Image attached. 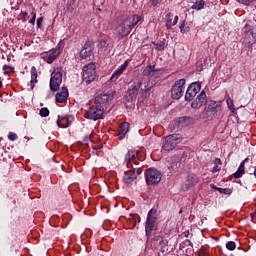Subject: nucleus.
Masks as SVG:
<instances>
[{
    "label": "nucleus",
    "mask_w": 256,
    "mask_h": 256,
    "mask_svg": "<svg viewBox=\"0 0 256 256\" xmlns=\"http://www.w3.org/2000/svg\"><path fill=\"white\" fill-rule=\"evenodd\" d=\"M117 26L115 27L116 34L120 39L123 37H127L130 35L132 29L129 20L127 19V15L119 16L116 20Z\"/></svg>",
    "instance_id": "1"
},
{
    "label": "nucleus",
    "mask_w": 256,
    "mask_h": 256,
    "mask_svg": "<svg viewBox=\"0 0 256 256\" xmlns=\"http://www.w3.org/2000/svg\"><path fill=\"white\" fill-rule=\"evenodd\" d=\"M221 104L219 102L210 101L204 110V117L206 121H213L215 117L221 115Z\"/></svg>",
    "instance_id": "2"
},
{
    "label": "nucleus",
    "mask_w": 256,
    "mask_h": 256,
    "mask_svg": "<svg viewBox=\"0 0 256 256\" xmlns=\"http://www.w3.org/2000/svg\"><path fill=\"white\" fill-rule=\"evenodd\" d=\"M156 225H157V210L152 208L149 210L146 217V222H145L146 237H151V235H153V231Z\"/></svg>",
    "instance_id": "3"
},
{
    "label": "nucleus",
    "mask_w": 256,
    "mask_h": 256,
    "mask_svg": "<svg viewBox=\"0 0 256 256\" xmlns=\"http://www.w3.org/2000/svg\"><path fill=\"white\" fill-rule=\"evenodd\" d=\"M141 85V81H136L131 84L127 95L125 96L127 103H130H126V107H133V105H135V101H137V95H139V89H141Z\"/></svg>",
    "instance_id": "4"
},
{
    "label": "nucleus",
    "mask_w": 256,
    "mask_h": 256,
    "mask_svg": "<svg viewBox=\"0 0 256 256\" xmlns=\"http://www.w3.org/2000/svg\"><path fill=\"white\" fill-rule=\"evenodd\" d=\"M104 114L105 108L101 105L95 104L85 112L84 117L90 121H99V119H103Z\"/></svg>",
    "instance_id": "5"
},
{
    "label": "nucleus",
    "mask_w": 256,
    "mask_h": 256,
    "mask_svg": "<svg viewBox=\"0 0 256 256\" xmlns=\"http://www.w3.org/2000/svg\"><path fill=\"white\" fill-rule=\"evenodd\" d=\"M96 69H97V66H95V63H93V62H90L83 66L82 79L85 83H87V85H89V83L95 81V77H97Z\"/></svg>",
    "instance_id": "6"
},
{
    "label": "nucleus",
    "mask_w": 256,
    "mask_h": 256,
    "mask_svg": "<svg viewBox=\"0 0 256 256\" xmlns=\"http://www.w3.org/2000/svg\"><path fill=\"white\" fill-rule=\"evenodd\" d=\"M165 143L162 146V149L164 151H173L181 141H183V138L181 137V134H171L166 136Z\"/></svg>",
    "instance_id": "7"
},
{
    "label": "nucleus",
    "mask_w": 256,
    "mask_h": 256,
    "mask_svg": "<svg viewBox=\"0 0 256 256\" xmlns=\"http://www.w3.org/2000/svg\"><path fill=\"white\" fill-rule=\"evenodd\" d=\"M163 175L156 168H149L146 170V183L147 185H159Z\"/></svg>",
    "instance_id": "8"
},
{
    "label": "nucleus",
    "mask_w": 256,
    "mask_h": 256,
    "mask_svg": "<svg viewBox=\"0 0 256 256\" xmlns=\"http://www.w3.org/2000/svg\"><path fill=\"white\" fill-rule=\"evenodd\" d=\"M185 93V79L177 80L171 88V97L172 99L179 100L183 97Z\"/></svg>",
    "instance_id": "9"
},
{
    "label": "nucleus",
    "mask_w": 256,
    "mask_h": 256,
    "mask_svg": "<svg viewBox=\"0 0 256 256\" xmlns=\"http://www.w3.org/2000/svg\"><path fill=\"white\" fill-rule=\"evenodd\" d=\"M141 159V152L139 150H129L125 155L126 166L128 168L133 167V163L137 165Z\"/></svg>",
    "instance_id": "10"
},
{
    "label": "nucleus",
    "mask_w": 256,
    "mask_h": 256,
    "mask_svg": "<svg viewBox=\"0 0 256 256\" xmlns=\"http://www.w3.org/2000/svg\"><path fill=\"white\" fill-rule=\"evenodd\" d=\"M63 83V74L59 70H54L50 78V89L51 91H57Z\"/></svg>",
    "instance_id": "11"
},
{
    "label": "nucleus",
    "mask_w": 256,
    "mask_h": 256,
    "mask_svg": "<svg viewBox=\"0 0 256 256\" xmlns=\"http://www.w3.org/2000/svg\"><path fill=\"white\" fill-rule=\"evenodd\" d=\"M199 91H201V82L191 83L186 90L185 101H193Z\"/></svg>",
    "instance_id": "12"
},
{
    "label": "nucleus",
    "mask_w": 256,
    "mask_h": 256,
    "mask_svg": "<svg viewBox=\"0 0 256 256\" xmlns=\"http://www.w3.org/2000/svg\"><path fill=\"white\" fill-rule=\"evenodd\" d=\"M253 22L251 20H248L243 28V31L245 33V41L248 43V45H253V43L256 42V34L253 33V25H251Z\"/></svg>",
    "instance_id": "13"
},
{
    "label": "nucleus",
    "mask_w": 256,
    "mask_h": 256,
    "mask_svg": "<svg viewBox=\"0 0 256 256\" xmlns=\"http://www.w3.org/2000/svg\"><path fill=\"white\" fill-rule=\"evenodd\" d=\"M140 173L141 168H134L125 171L123 176L124 183H126L127 185H131V183H133V181H135V179L139 177Z\"/></svg>",
    "instance_id": "14"
},
{
    "label": "nucleus",
    "mask_w": 256,
    "mask_h": 256,
    "mask_svg": "<svg viewBox=\"0 0 256 256\" xmlns=\"http://www.w3.org/2000/svg\"><path fill=\"white\" fill-rule=\"evenodd\" d=\"M207 104V93H205V90H202L200 94L196 97L195 100L191 103L192 109H201L203 105Z\"/></svg>",
    "instance_id": "15"
},
{
    "label": "nucleus",
    "mask_w": 256,
    "mask_h": 256,
    "mask_svg": "<svg viewBox=\"0 0 256 256\" xmlns=\"http://www.w3.org/2000/svg\"><path fill=\"white\" fill-rule=\"evenodd\" d=\"M199 183V177L195 174H188L186 181L182 184V191H189L191 187H195Z\"/></svg>",
    "instance_id": "16"
},
{
    "label": "nucleus",
    "mask_w": 256,
    "mask_h": 256,
    "mask_svg": "<svg viewBox=\"0 0 256 256\" xmlns=\"http://www.w3.org/2000/svg\"><path fill=\"white\" fill-rule=\"evenodd\" d=\"M113 97V92L99 94L95 97L94 103L95 105H100V107H103V105H106V103H109V101H113Z\"/></svg>",
    "instance_id": "17"
},
{
    "label": "nucleus",
    "mask_w": 256,
    "mask_h": 256,
    "mask_svg": "<svg viewBox=\"0 0 256 256\" xmlns=\"http://www.w3.org/2000/svg\"><path fill=\"white\" fill-rule=\"evenodd\" d=\"M93 49H95L93 42L91 40H87L80 51L81 59L91 57Z\"/></svg>",
    "instance_id": "18"
},
{
    "label": "nucleus",
    "mask_w": 256,
    "mask_h": 256,
    "mask_svg": "<svg viewBox=\"0 0 256 256\" xmlns=\"http://www.w3.org/2000/svg\"><path fill=\"white\" fill-rule=\"evenodd\" d=\"M73 121H75V118L72 115L58 116L57 125L62 129H67L73 124Z\"/></svg>",
    "instance_id": "19"
},
{
    "label": "nucleus",
    "mask_w": 256,
    "mask_h": 256,
    "mask_svg": "<svg viewBox=\"0 0 256 256\" xmlns=\"http://www.w3.org/2000/svg\"><path fill=\"white\" fill-rule=\"evenodd\" d=\"M60 55L61 47L58 46L56 49L52 50V52L43 54L42 59L51 65V63H53Z\"/></svg>",
    "instance_id": "20"
},
{
    "label": "nucleus",
    "mask_w": 256,
    "mask_h": 256,
    "mask_svg": "<svg viewBox=\"0 0 256 256\" xmlns=\"http://www.w3.org/2000/svg\"><path fill=\"white\" fill-rule=\"evenodd\" d=\"M127 67H129V61L126 60L121 66H119L117 70L114 71V73L110 77L111 83H115V81H117L119 77L123 75V71H125Z\"/></svg>",
    "instance_id": "21"
},
{
    "label": "nucleus",
    "mask_w": 256,
    "mask_h": 256,
    "mask_svg": "<svg viewBox=\"0 0 256 256\" xmlns=\"http://www.w3.org/2000/svg\"><path fill=\"white\" fill-rule=\"evenodd\" d=\"M67 97H69V89L63 86L60 92L56 93L55 99L57 103H65L67 101Z\"/></svg>",
    "instance_id": "22"
},
{
    "label": "nucleus",
    "mask_w": 256,
    "mask_h": 256,
    "mask_svg": "<svg viewBox=\"0 0 256 256\" xmlns=\"http://www.w3.org/2000/svg\"><path fill=\"white\" fill-rule=\"evenodd\" d=\"M129 133V122H123L119 126L118 139H125V135Z\"/></svg>",
    "instance_id": "23"
},
{
    "label": "nucleus",
    "mask_w": 256,
    "mask_h": 256,
    "mask_svg": "<svg viewBox=\"0 0 256 256\" xmlns=\"http://www.w3.org/2000/svg\"><path fill=\"white\" fill-rule=\"evenodd\" d=\"M142 75H144V77H155L157 75V69H155V65H147L144 68Z\"/></svg>",
    "instance_id": "24"
},
{
    "label": "nucleus",
    "mask_w": 256,
    "mask_h": 256,
    "mask_svg": "<svg viewBox=\"0 0 256 256\" xmlns=\"http://www.w3.org/2000/svg\"><path fill=\"white\" fill-rule=\"evenodd\" d=\"M151 89H153V82H147L144 86V89L140 90L141 97L147 98L151 93Z\"/></svg>",
    "instance_id": "25"
},
{
    "label": "nucleus",
    "mask_w": 256,
    "mask_h": 256,
    "mask_svg": "<svg viewBox=\"0 0 256 256\" xmlns=\"http://www.w3.org/2000/svg\"><path fill=\"white\" fill-rule=\"evenodd\" d=\"M128 23L130 24V29H133L139 21H141V16L139 14H134L132 16H127Z\"/></svg>",
    "instance_id": "26"
},
{
    "label": "nucleus",
    "mask_w": 256,
    "mask_h": 256,
    "mask_svg": "<svg viewBox=\"0 0 256 256\" xmlns=\"http://www.w3.org/2000/svg\"><path fill=\"white\" fill-rule=\"evenodd\" d=\"M160 253H167L169 251V240L162 238L159 241Z\"/></svg>",
    "instance_id": "27"
},
{
    "label": "nucleus",
    "mask_w": 256,
    "mask_h": 256,
    "mask_svg": "<svg viewBox=\"0 0 256 256\" xmlns=\"http://www.w3.org/2000/svg\"><path fill=\"white\" fill-rule=\"evenodd\" d=\"M31 73V88L33 89L35 87V83H37V68L35 66L31 67L30 70Z\"/></svg>",
    "instance_id": "28"
},
{
    "label": "nucleus",
    "mask_w": 256,
    "mask_h": 256,
    "mask_svg": "<svg viewBox=\"0 0 256 256\" xmlns=\"http://www.w3.org/2000/svg\"><path fill=\"white\" fill-rule=\"evenodd\" d=\"M213 163L214 167L212 168V173H219V171H221L220 165H223V162L219 158H215Z\"/></svg>",
    "instance_id": "29"
},
{
    "label": "nucleus",
    "mask_w": 256,
    "mask_h": 256,
    "mask_svg": "<svg viewBox=\"0 0 256 256\" xmlns=\"http://www.w3.org/2000/svg\"><path fill=\"white\" fill-rule=\"evenodd\" d=\"M205 8V0H200L198 2H195L191 9H194L195 11H201V9Z\"/></svg>",
    "instance_id": "30"
},
{
    "label": "nucleus",
    "mask_w": 256,
    "mask_h": 256,
    "mask_svg": "<svg viewBox=\"0 0 256 256\" xmlns=\"http://www.w3.org/2000/svg\"><path fill=\"white\" fill-rule=\"evenodd\" d=\"M179 29L183 35H185V33H189V31H191V27L185 25V20L180 21Z\"/></svg>",
    "instance_id": "31"
},
{
    "label": "nucleus",
    "mask_w": 256,
    "mask_h": 256,
    "mask_svg": "<svg viewBox=\"0 0 256 256\" xmlns=\"http://www.w3.org/2000/svg\"><path fill=\"white\" fill-rule=\"evenodd\" d=\"M182 166H183V163L181 161H176V162H172V164L170 165V167H168V169L170 171H177L178 169H181Z\"/></svg>",
    "instance_id": "32"
},
{
    "label": "nucleus",
    "mask_w": 256,
    "mask_h": 256,
    "mask_svg": "<svg viewBox=\"0 0 256 256\" xmlns=\"http://www.w3.org/2000/svg\"><path fill=\"white\" fill-rule=\"evenodd\" d=\"M198 256H209V248L207 246H202L198 250Z\"/></svg>",
    "instance_id": "33"
},
{
    "label": "nucleus",
    "mask_w": 256,
    "mask_h": 256,
    "mask_svg": "<svg viewBox=\"0 0 256 256\" xmlns=\"http://www.w3.org/2000/svg\"><path fill=\"white\" fill-rule=\"evenodd\" d=\"M4 75H9L10 73H15V68L7 64L3 66Z\"/></svg>",
    "instance_id": "34"
},
{
    "label": "nucleus",
    "mask_w": 256,
    "mask_h": 256,
    "mask_svg": "<svg viewBox=\"0 0 256 256\" xmlns=\"http://www.w3.org/2000/svg\"><path fill=\"white\" fill-rule=\"evenodd\" d=\"M107 47H109V44L107 43V41H105V40L99 41L98 49H100L101 51H105L107 49Z\"/></svg>",
    "instance_id": "35"
},
{
    "label": "nucleus",
    "mask_w": 256,
    "mask_h": 256,
    "mask_svg": "<svg viewBox=\"0 0 256 256\" xmlns=\"http://www.w3.org/2000/svg\"><path fill=\"white\" fill-rule=\"evenodd\" d=\"M153 45H155L157 51H165V41L154 42Z\"/></svg>",
    "instance_id": "36"
},
{
    "label": "nucleus",
    "mask_w": 256,
    "mask_h": 256,
    "mask_svg": "<svg viewBox=\"0 0 256 256\" xmlns=\"http://www.w3.org/2000/svg\"><path fill=\"white\" fill-rule=\"evenodd\" d=\"M226 103H227L228 109L231 111V113H235V104L233 103V100L231 98H228L226 100Z\"/></svg>",
    "instance_id": "37"
},
{
    "label": "nucleus",
    "mask_w": 256,
    "mask_h": 256,
    "mask_svg": "<svg viewBox=\"0 0 256 256\" xmlns=\"http://www.w3.org/2000/svg\"><path fill=\"white\" fill-rule=\"evenodd\" d=\"M218 192H220L222 195H231L233 193V189H231V188H220V189H218Z\"/></svg>",
    "instance_id": "38"
},
{
    "label": "nucleus",
    "mask_w": 256,
    "mask_h": 256,
    "mask_svg": "<svg viewBox=\"0 0 256 256\" xmlns=\"http://www.w3.org/2000/svg\"><path fill=\"white\" fill-rule=\"evenodd\" d=\"M236 248L237 244H235V242L229 241L226 243V249H228V251H235Z\"/></svg>",
    "instance_id": "39"
},
{
    "label": "nucleus",
    "mask_w": 256,
    "mask_h": 256,
    "mask_svg": "<svg viewBox=\"0 0 256 256\" xmlns=\"http://www.w3.org/2000/svg\"><path fill=\"white\" fill-rule=\"evenodd\" d=\"M249 161V158H245L239 165L238 171L242 172L245 174V164Z\"/></svg>",
    "instance_id": "40"
},
{
    "label": "nucleus",
    "mask_w": 256,
    "mask_h": 256,
    "mask_svg": "<svg viewBox=\"0 0 256 256\" xmlns=\"http://www.w3.org/2000/svg\"><path fill=\"white\" fill-rule=\"evenodd\" d=\"M39 115H41L42 117H49V108L44 107L40 110Z\"/></svg>",
    "instance_id": "41"
},
{
    "label": "nucleus",
    "mask_w": 256,
    "mask_h": 256,
    "mask_svg": "<svg viewBox=\"0 0 256 256\" xmlns=\"http://www.w3.org/2000/svg\"><path fill=\"white\" fill-rule=\"evenodd\" d=\"M8 139L9 141H17L19 139V136H17V134H15L14 132H9Z\"/></svg>",
    "instance_id": "42"
},
{
    "label": "nucleus",
    "mask_w": 256,
    "mask_h": 256,
    "mask_svg": "<svg viewBox=\"0 0 256 256\" xmlns=\"http://www.w3.org/2000/svg\"><path fill=\"white\" fill-rule=\"evenodd\" d=\"M237 3H242V5L249 6L251 3H255L256 0H236Z\"/></svg>",
    "instance_id": "43"
},
{
    "label": "nucleus",
    "mask_w": 256,
    "mask_h": 256,
    "mask_svg": "<svg viewBox=\"0 0 256 256\" xmlns=\"http://www.w3.org/2000/svg\"><path fill=\"white\" fill-rule=\"evenodd\" d=\"M45 18L43 16H41L40 18L37 19L36 25L38 27V29H43V20Z\"/></svg>",
    "instance_id": "44"
},
{
    "label": "nucleus",
    "mask_w": 256,
    "mask_h": 256,
    "mask_svg": "<svg viewBox=\"0 0 256 256\" xmlns=\"http://www.w3.org/2000/svg\"><path fill=\"white\" fill-rule=\"evenodd\" d=\"M91 142V136H86L83 141H82V145H84L85 147H89V143Z\"/></svg>",
    "instance_id": "45"
},
{
    "label": "nucleus",
    "mask_w": 256,
    "mask_h": 256,
    "mask_svg": "<svg viewBox=\"0 0 256 256\" xmlns=\"http://www.w3.org/2000/svg\"><path fill=\"white\" fill-rule=\"evenodd\" d=\"M31 16H32V18L29 20V23H30L31 25H35V21H36V19H37V13L31 12Z\"/></svg>",
    "instance_id": "46"
},
{
    "label": "nucleus",
    "mask_w": 256,
    "mask_h": 256,
    "mask_svg": "<svg viewBox=\"0 0 256 256\" xmlns=\"http://www.w3.org/2000/svg\"><path fill=\"white\" fill-rule=\"evenodd\" d=\"M243 175H245L243 172H241L240 170H237V171L233 174V177H234V179H241V177H243Z\"/></svg>",
    "instance_id": "47"
},
{
    "label": "nucleus",
    "mask_w": 256,
    "mask_h": 256,
    "mask_svg": "<svg viewBox=\"0 0 256 256\" xmlns=\"http://www.w3.org/2000/svg\"><path fill=\"white\" fill-rule=\"evenodd\" d=\"M255 168H256V166H250V167L246 170V173H248V175H254V174H255Z\"/></svg>",
    "instance_id": "48"
},
{
    "label": "nucleus",
    "mask_w": 256,
    "mask_h": 256,
    "mask_svg": "<svg viewBox=\"0 0 256 256\" xmlns=\"http://www.w3.org/2000/svg\"><path fill=\"white\" fill-rule=\"evenodd\" d=\"M187 121H191V118L185 116V117L180 118L179 123H187Z\"/></svg>",
    "instance_id": "49"
},
{
    "label": "nucleus",
    "mask_w": 256,
    "mask_h": 256,
    "mask_svg": "<svg viewBox=\"0 0 256 256\" xmlns=\"http://www.w3.org/2000/svg\"><path fill=\"white\" fill-rule=\"evenodd\" d=\"M21 13L23 15L22 21H23V23H25L27 21V17H29V13H27V12H21Z\"/></svg>",
    "instance_id": "50"
},
{
    "label": "nucleus",
    "mask_w": 256,
    "mask_h": 256,
    "mask_svg": "<svg viewBox=\"0 0 256 256\" xmlns=\"http://www.w3.org/2000/svg\"><path fill=\"white\" fill-rule=\"evenodd\" d=\"M172 26H173V23L171 22V18H169V19L166 21V27H167V29H171Z\"/></svg>",
    "instance_id": "51"
},
{
    "label": "nucleus",
    "mask_w": 256,
    "mask_h": 256,
    "mask_svg": "<svg viewBox=\"0 0 256 256\" xmlns=\"http://www.w3.org/2000/svg\"><path fill=\"white\" fill-rule=\"evenodd\" d=\"M184 245H186L187 247H193V242H191V240H185Z\"/></svg>",
    "instance_id": "52"
},
{
    "label": "nucleus",
    "mask_w": 256,
    "mask_h": 256,
    "mask_svg": "<svg viewBox=\"0 0 256 256\" xmlns=\"http://www.w3.org/2000/svg\"><path fill=\"white\" fill-rule=\"evenodd\" d=\"M150 3L152 7H157V5L159 4V0H150Z\"/></svg>",
    "instance_id": "53"
},
{
    "label": "nucleus",
    "mask_w": 256,
    "mask_h": 256,
    "mask_svg": "<svg viewBox=\"0 0 256 256\" xmlns=\"http://www.w3.org/2000/svg\"><path fill=\"white\" fill-rule=\"evenodd\" d=\"M177 23H179V16H175L172 25L175 26Z\"/></svg>",
    "instance_id": "54"
},
{
    "label": "nucleus",
    "mask_w": 256,
    "mask_h": 256,
    "mask_svg": "<svg viewBox=\"0 0 256 256\" xmlns=\"http://www.w3.org/2000/svg\"><path fill=\"white\" fill-rule=\"evenodd\" d=\"M210 188L214 189L215 191H219L220 187H217L215 184H210Z\"/></svg>",
    "instance_id": "55"
},
{
    "label": "nucleus",
    "mask_w": 256,
    "mask_h": 256,
    "mask_svg": "<svg viewBox=\"0 0 256 256\" xmlns=\"http://www.w3.org/2000/svg\"><path fill=\"white\" fill-rule=\"evenodd\" d=\"M4 148H0V154L3 155Z\"/></svg>",
    "instance_id": "56"
},
{
    "label": "nucleus",
    "mask_w": 256,
    "mask_h": 256,
    "mask_svg": "<svg viewBox=\"0 0 256 256\" xmlns=\"http://www.w3.org/2000/svg\"><path fill=\"white\" fill-rule=\"evenodd\" d=\"M3 87V82L0 80V89Z\"/></svg>",
    "instance_id": "57"
},
{
    "label": "nucleus",
    "mask_w": 256,
    "mask_h": 256,
    "mask_svg": "<svg viewBox=\"0 0 256 256\" xmlns=\"http://www.w3.org/2000/svg\"><path fill=\"white\" fill-rule=\"evenodd\" d=\"M173 14L172 13H168L167 14V17H171Z\"/></svg>",
    "instance_id": "58"
}]
</instances>
